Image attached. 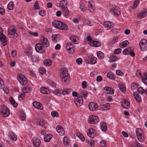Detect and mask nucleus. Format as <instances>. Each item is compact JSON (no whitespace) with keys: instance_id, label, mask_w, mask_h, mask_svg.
Segmentation results:
<instances>
[{"instance_id":"f257e3e1","label":"nucleus","mask_w":147,"mask_h":147,"mask_svg":"<svg viewBox=\"0 0 147 147\" xmlns=\"http://www.w3.org/2000/svg\"><path fill=\"white\" fill-rule=\"evenodd\" d=\"M60 70L62 71L61 73L62 82L63 83L69 82L70 79L68 76L67 69L64 67H61Z\"/></svg>"},{"instance_id":"f03ea898","label":"nucleus","mask_w":147,"mask_h":147,"mask_svg":"<svg viewBox=\"0 0 147 147\" xmlns=\"http://www.w3.org/2000/svg\"><path fill=\"white\" fill-rule=\"evenodd\" d=\"M136 134L138 140L140 142H142L144 140V138L143 136V131L140 128L136 129Z\"/></svg>"},{"instance_id":"7ed1b4c3","label":"nucleus","mask_w":147,"mask_h":147,"mask_svg":"<svg viewBox=\"0 0 147 147\" xmlns=\"http://www.w3.org/2000/svg\"><path fill=\"white\" fill-rule=\"evenodd\" d=\"M35 48L37 52L40 53H45V50L42 44L41 43H37L35 46Z\"/></svg>"},{"instance_id":"20e7f679","label":"nucleus","mask_w":147,"mask_h":147,"mask_svg":"<svg viewBox=\"0 0 147 147\" xmlns=\"http://www.w3.org/2000/svg\"><path fill=\"white\" fill-rule=\"evenodd\" d=\"M0 39L3 45L5 46L7 44V40L6 36L3 32V29L0 27Z\"/></svg>"},{"instance_id":"39448f33","label":"nucleus","mask_w":147,"mask_h":147,"mask_svg":"<svg viewBox=\"0 0 147 147\" xmlns=\"http://www.w3.org/2000/svg\"><path fill=\"white\" fill-rule=\"evenodd\" d=\"M18 80L20 84L22 85H26L27 84V80L25 76L22 74L19 75Z\"/></svg>"},{"instance_id":"423d86ee","label":"nucleus","mask_w":147,"mask_h":147,"mask_svg":"<svg viewBox=\"0 0 147 147\" xmlns=\"http://www.w3.org/2000/svg\"><path fill=\"white\" fill-rule=\"evenodd\" d=\"M88 121L90 123L94 124L98 123L99 119L97 116L91 115L89 118Z\"/></svg>"},{"instance_id":"0eeeda50","label":"nucleus","mask_w":147,"mask_h":147,"mask_svg":"<svg viewBox=\"0 0 147 147\" xmlns=\"http://www.w3.org/2000/svg\"><path fill=\"white\" fill-rule=\"evenodd\" d=\"M88 106L90 110L92 111H96L98 108L97 104L93 102H90Z\"/></svg>"},{"instance_id":"6e6552de","label":"nucleus","mask_w":147,"mask_h":147,"mask_svg":"<svg viewBox=\"0 0 147 147\" xmlns=\"http://www.w3.org/2000/svg\"><path fill=\"white\" fill-rule=\"evenodd\" d=\"M111 11L113 12V13L115 16H118L119 13H120L119 8L115 5H113L111 6Z\"/></svg>"},{"instance_id":"1a4fd4ad","label":"nucleus","mask_w":147,"mask_h":147,"mask_svg":"<svg viewBox=\"0 0 147 147\" xmlns=\"http://www.w3.org/2000/svg\"><path fill=\"white\" fill-rule=\"evenodd\" d=\"M83 99L82 96H79L74 100V102L78 106H80L83 103Z\"/></svg>"},{"instance_id":"9d476101","label":"nucleus","mask_w":147,"mask_h":147,"mask_svg":"<svg viewBox=\"0 0 147 147\" xmlns=\"http://www.w3.org/2000/svg\"><path fill=\"white\" fill-rule=\"evenodd\" d=\"M96 131L92 128L89 129L87 132V134L91 138H94L96 136Z\"/></svg>"},{"instance_id":"9b49d317","label":"nucleus","mask_w":147,"mask_h":147,"mask_svg":"<svg viewBox=\"0 0 147 147\" xmlns=\"http://www.w3.org/2000/svg\"><path fill=\"white\" fill-rule=\"evenodd\" d=\"M96 58L94 56L90 57L87 60V62L92 64H95L96 62Z\"/></svg>"},{"instance_id":"f8f14e48","label":"nucleus","mask_w":147,"mask_h":147,"mask_svg":"<svg viewBox=\"0 0 147 147\" xmlns=\"http://www.w3.org/2000/svg\"><path fill=\"white\" fill-rule=\"evenodd\" d=\"M147 15V10L146 9H144L143 11L139 13L138 16L139 18H141L145 17Z\"/></svg>"},{"instance_id":"ddd939ff","label":"nucleus","mask_w":147,"mask_h":147,"mask_svg":"<svg viewBox=\"0 0 147 147\" xmlns=\"http://www.w3.org/2000/svg\"><path fill=\"white\" fill-rule=\"evenodd\" d=\"M34 145L36 147H39L40 146L41 141L38 138L34 137L33 139Z\"/></svg>"},{"instance_id":"4468645a","label":"nucleus","mask_w":147,"mask_h":147,"mask_svg":"<svg viewBox=\"0 0 147 147\" xmlns=\"http://www.w3.org/2000/svg\"><path fill=\"white\" fill-rule=\"evenodd\" d=\"M1 111L5 117H7L9 114V110L5 107H2Z\"/></svg>"},{"instance_id":"2eb2a0df","label":"nucleus","mask_w":147,"mask_h":147,"mask_svg":"<svg viewBox=\"0 0 147 147\" xmlns=\"http://www.w3.org/2000/svg\"><path fill=\"white\" fill-rule=\"evenodd\" d=\"M93 2L92 1H89L88 3V7L89 10L90 11L93 13L94 11L95 8L94 6L93 5L92 3Z\"/></svg>"},{"instance_id":"dca6fc26","label":"nucleus","mask_w":147,"mask_h":147,"mask_svg":"<svg viewBox=\"0 0 147 147\" xmlns=\"http://www.w3.org/2000/svg\"><path fill=\"white\" fill-rule=\"evenodd\" d=\"M57 131L59 135L63 136L65 134V131L63 128L60 126H58L56 128Z\"/></svg>"},{"instance_id":"f3484780","label":"nucleus","mask_w":147,"mask_h":147,"mask_svg":"<svg viewBox=\"0 0 147 147\" xmlns=\"http://www.w3.org/2000/svg\"><path fill=\"white\" fill-rule=\"evenodd\" d=\"M33 105L36 109H42L43 107L42 105L39 102H35L33 103Z\"/></svg>"},{"instance_id":"a211bd4d","label":"nucleus","mask_w":147,"mask_h":147,"mask_svg":"<svg viewBox=\"0 0 147 147\" xmlns=\"http://www.w3.org/2000/svg\"><path fill=\"white\" fill-rule=\"evenodd\" d=\"M113 24H111V22L109 21L105 22L103 24V26L105 28H106L107 29L113 28Z\"/></svg>"},{"instance_id":"6ab92c4d","label":"nucleus","mask_w":147,"mask_h":147,"mask_svg":"<svg viewBox=\"0 0 147 147\" xmlns=\"http://www.w3.org/2000/svg\"><path fill=\"white\" fill-rule=\"evenodd\" d=\"M129 102L126 100H124L122 101V106L123 107L126 109H128L130 107Z\"/></svg>"},{"instance_id":"aec40b11","label":"nucleus","mask_w":147,"mask_h":147,"mask_svg":"<svg viewBox=\"0 0 147 147\" xmlns=\"http://www.w3.org/2000/svg\"><path fill=\"white\" fill-rule=\"evenodd\" d=\"M52 38L53 41L55 42H58L60 40V36L59 34L55 35H53Z\"/></svg>"},{"instance_id":"412c9836","label":"nucleus","mask_w":147,"mask_h":147,"mask_svg":"<svg viewBox=\"0 0 147 147\" xmlns=\"http://www.w3.org/2000/svg\"><path fill=\"white\" fill-rule=\"evenodd\" d=\"M104 90L106 91V92L107 94H113L114 92V89L111 88L106 87L105 88Z\"/></svg>"},{"instance_id":"4be33fe9","label":"nucleus","mask_w":147,"mask_h":147,"mask_svg":"<svg viewBox=\"0 0 147 147\" xmlns=\"http://www.w3.org/2000/svg\"><path fill=\"white\" fill-rule=\"evenodd\" d=\"M72 91V90L70 88L66 89L65 90H62L61 94H63V95L69 94L71 93Z\"/></svg>"},{"instance_id":"5701e85b","label":"nucleus","mask_w":147,"mask_h":147,"mask_svg":"<svg viewBox=\"0 0 147 147\" xmlns=\"http://www.w3.org/2000/svg\"><path fill=\"white\" fill-rule=\"evenodd\" d=\"M36 122L38 124L40 125L41 127L44 126L45 124V122L43 121L42 119L40 118H37L36 119Z\"/></svg>"},{"instance_id":"b1692460","label":"nucleus","mask_w":147,"mask_h":147,"mask_svg":"<svg viewBox=\"0 0 147 147\" xmlns=\"http://www.w3.org/2000/svg\"><path fill=\"white\" fill-rule=\"evenodd\" d=\"M137 91L139 93L141 94H143V93L144 91V93H145L146 96H147V89H146V90H144L142 87H138V88Z\"/></svg>"},{"instance_id":"393cba45","label":"nucleus","mask_w":147,"mask_h":147,"mask_svg":"<svg viewBox=\"0 0 147 147\" xmlns=\"http://www.w3.org/2000/svg\"><path fill=\"white\" fill-rule=\"evenodd\" d=\"M42 43L45 45V46L47 47H49V42L48 41V39L45 37H42L41 39Z\"/></svg>"},{"instance_id":"a878e982","label":"nucleus","mask_w":147,"mask_h":147,"mask_svg":"<svg viewBox=\"0 0 147 147\" xmlns=\"http://www.w3.org/2000/svg\"><path fill=\"white\" fill-rule=\"evenodd\" d=\"M134 96L136 100L138 102H141L142 100L139 94L134 92Z\"/></svg>"},{"instance_id":"bb28decb","label":"nucleus","mask_w":147,"mask_h":147,"mask_svg":"<svg viewBox=\"0 0 147 147\" xmlns=\"http://www.w3.org/2000/svg\"><path fill=\"white\" fill-rule=\"evenodd\" d=\"M40 91L42 93L44 94H48L49 93V90L44 87H41L40 89Z\"/></svg>"},{"instance_id":"cd10ccee","label":"nucleus","mask_w":147,"mask_h":147,"mask_svg":"<svg viewBox=\"0 0 147 147\" xmlns=\"http://www.w3.org/2000/svg\"><path fill=\"white\" fill-rule=\"evenodd\" d=\"M119 88L121 92L123 93L125 92L126 90V88L125 85L124 84H120L119 85Z\"/></svg>"},{"instance_id":"c85d7f7f","label":"nucleus","mask_w":147,"mask_h":147,"mask_svg":"<svg viewBox=\"0 0 147 147\" xmlns=\"http://www.w3.org/2000/svg\"><path fill=\"white\" fill-rule=\"evenodd\" d=\"M59 25V26H58L57 28L62 30H67V26L66 24L62 22V25L61 24Z\"/></svg>"},{"instance_id":"c756f323","label":"nucleus","mask_w":147,"mask_h":147,"mask_svg":"<svg viewBox=\"0 0 147 147\" xmlns=\"http://www.w3.org/2000/svg\"><path fill=\"white\" fill-rule=\"evenodd\" d=\"M141 78L142 82L146 85H147V73H144Z\"/></svg>"},{"instance_id":"7c9ffc66","label":"nucleus","mask_w":147,"mask_h":147,"mask_svg":"<svg viewBox=\"0 0 147 147\" xmlns=\"http://www.w3.org/2000/svg\"><path fill=\"white\" fill-rule=\"evenodd\" d=\"M59 24H61L62 25V22L58 20H55L53 22V26L56 28H57Z\"/></svg>"},{"instance_id":"2f4dec72","label":"nucleus","mask_w":147,"mask_h":147,"mask_svg":"<svg viewBox=\"0 0 147 147\" xmlns=\"http://www.w3.org/2000/svg\"><path fill=\"white\" fill-rule=\"evenodd\" d=\"M62 9L63 12V14L65 16H67L69 14V11L67 7H63L62 8Z\"/></svg>"},{"instance_id":"473e14b6","label":"nucleus","mask_w":147,"mask_h":147,"mask_svg":"<svg viewBox=\"0 0 147 147\" xmlns=\"http://www.w3.org/2000/svg\"><path fill=\"white\" fill-rule=\"evenodd\" d=\"M8 34L13 35L16 33V30L12 27H11L8 29Z\"/></svg>"},{"instance_id":"72a5a7b5","label":"nucleus","mask_w":147,"mask_h":147,"mask_svg":"<svg viewBox=\"0 0 147 147\" xmlns=\"http://www.w3.org/2000/svg\"><path fill=\"white\" fill-rule=\"evenodd\" d=\"M129 44V42L127 40H125L120 43L119 46L121 48L125 47L127 46Z\"/></svg>"},{"instance_id":"f704fd0d","label":"nucleus","mask_w":147,"mask_h":147,"mask_svg":"<svg viewBox=\"0 0 147 147\" xmlns=\"http://www.w3.org/2000/svg\"><path fill=\"white\" fill-rule=\"evenodd\" d=\"M52 138V135L51 134H47L44 138V140L45 142H49L51 139Z\"/></svg>"},{"instance_id":"c9c22d12","label":"nucleus","mask_w":147,"mask_h":147,"mask_svg":"<svg viewBox=\"0 0 147 147\" xmlns=\"http://www.w3.org/2000/svg\"><path fill=\"white\" fill-rule=\"evenodd\" d=\"M139 85L137 83L135 82H133L131 85V90H134L135 89H136L139 86Z\"/></svg>"},{"instance_id":"e433bc0d","label":"nucleus","mask_w":147,"mask_h":147,"mask_svg":"<svg viewBox=\"0 0 147 147\" xmlns=\"http://www.w3.org/2000/svg\"><path fill=\"white\" fill-rule=\"evenodd\" d=\"M132 47H129L127 49H125L123 51V54L125 55L129 54L131 51L132 50Z\"/></svg>"},{"instance_id":"4c0bfd02","label":"nucleus","mask_w":147,"mask_h":147,"mask_svg":"<svg viewBox=\"0 0 147 147\" xmlns=\"http://www.w3.org/2000/svg\"><path fill=\"white\" fill-rule=\"evenodd\" d=\"M68 3L67 1L65 0H62L59 3V5L61 8L64 7L65 5H67Z\"/></svg>"},{"instance_id":"58836bf2","label":"nucleus","mask_w":147,"mask_h":147,"mask_svg":"<svg viewBox=\"0 0 147 147\" xmlns=\"http://www.w3.org/2000/svg\"><path fill=\"white\" fill-rule=\"evenodd\" d=\"M9 100L10 102L14 107H16L18 106L17 103L15 101L13 98L10 97L9 98Z\"/></svg>"},{"instance_id":"ea45409f","label":"nucleus","mask_w":147,"mask_h":147,"mask_svg":"<svg viewBox=\"0 0 147 147\" xmlns=\"http://www.w3.org/2000/svg\"><path fill=\"white\" fill-rule=\"evenodd\" d=\"M107 76L110 80H115V77L111 72H109L107 74Z\"/></svg>"},{"instance_id":"a19ab883","label":"nucleus","mask_w":147,"mask_h":147,"mask_svg":"<svg viewBox=\"0 0 147 147\" xmlns=\"http://www.w3.org/2000/svg\"><path fill=\"white\" fill-rule=\"evenodd\" d=\"M110 62H115L117 60V56L114 55H112L110 57Z\"/></svg>"},{"instance_id":"79ce46f5","label":"nucleus","mask_w":147,"mask_h":147,"mask_svg":"<svg viewBox=\"0 0 147 147\" xmlns=\"http://www.w3.org/2000/svg\"><path fill=\"white\" fill-rule=\"evenodd\" d=\"M24 53L26 55H30L32 54V51L30 49L27 48L26 49Z\"/></svg>"},{"instance_id":"37998d69","label":"nucleus","mask_w":147,"mask_h":147,"mask_svg":"<svg viewBox=\"0 0 147 147\" xmlns=\"http://www.w3.org/2000/svg\"><path fill=\"white\" fill-rule=\"evenodd\" d=\"M75 46L74 45L67 49L68 52L70 54H73L75 51Z\"/></svg>"},{"instance_id":"c03bdc74","label":"nucleus","mask_w":147,"mask_h":147,"mask_svg":"<svg viewBox=\"0 0 147 147\" xmlns=\"http://www.w3.org/2000/svg\"><path fill=\"white\" fill-rule=\"evenodd\" d=\"M92 42L93 45L95 47H99L101 45V43L98 41L94 40Z\"/></svg>"},{"instance_id":"a18cd8bd","label":"nucleus","mask_w":147,"mask_h":147,"mask_svg":"<svg viewBox=\"0 0 147 147\" xmlns=\"http://www.w3.org/2000/svg\"><path fill=\"white\" fill-rule=\"evenodd\" d=\"M63 143L65 145L67 146L69 145V140L67 137H64L63 139Z\"/></svg>"},{"instance_id":"49530a36","label":"nucleus","mask_w":147,"mask_h":147,"mask_svg":"<svg viewBox=\"0 0 147 147\" xmlns=\"http://www.w3.org/2000/svg\"><path fill=\"white\" fill-rule=\"evenodd\" d=\"M110 108V104L109 103L106 104L105 105L102 106V108L104 110H107Z\"/></svg>"},{"instance_id":"de8ad7c7","label":"nucleus","mask_w":147,"mask_h":147,"mask_svg":"<svg viewBox=\"0 0 147 147\" xmlns=\"http://www.w3.org/2000/svg\"><path fill=\"white\" fill-rule=\"evenodd\" d=\"M14 7V4L12 1L10 2L7 5V8L9 9L10 10H13Z\"/></svg>"},{"instance_id":"09e8293b","label":"nucleus","mask_w":147,"mask_h":147,"mask_svg":"<svg viewBox=\"0 0 147 147\" xmlns=\"http://www.w3.org/2000/svg\"><path fill=\"white\" fill-rule=\"evenodd\" d=\"M97 55L98 58L100 59H103L104 57L103 53L100 51L97 52Z\"/></svg>"},{"instance_id":"8fccbe9b","label":"nucleus","mask_w":147,"mask_h":147,"mask_svg":"<svg viewBox=\"0 0 147 147\" xmlns=\"http://www.w3.org/2000/svg\"><path fill=\"white\" fill-rule=\"evenodd\" d=\"M51 61L50 59H45L44 60V63L45 65L49 66L51 64Z\"/></svg>"},{"instance_id":"3c124183","label":"nucleus","mask_w":147,"mask_h":147,"mask_svg":"<svg viewBox=\"0 0 147 147\" xmlns=\"http://www.w3.org/2000/svg\"><path fill=\"white\" fill-rule=\"evenodd\" d=\"M80 94L81 95V96H83L84 98L86 99V98L87 96L88 95V92L87 91H84V92H81Z\"/></svg>"},{"instance_id":"603ef678","label":"nucleus","mask_w":147,"mask_h":147,"mask_svg":"<svg viewBox=\"0 0 147 147\" xmlns=\"http://www.w3.org/2000/svg\"><path fill=\"white\" fill-rule=\"evenodd\" d=\"M101 129L102 131H105L107 129V127L106 125L104 123H102L101 125Z\"/></svg>"},{"instance_id":"864d4df0","label":"nucleus","mask_w":147,"mask_h":147,"mask_svg":"<svg viewBox=\"0 0 147 147\" xmlns=\"http://www.w3.org/2000/svg\"><path fill=\"white\" fill-rule=\"evenodd\" d=\"M140 0H136L134 1L133 4L132 8L135 9L137 7L139 3Z\"/></svg>"},{"instance_id":"5fc2aeb1","label":"nucleus","mask_w":147,"mask_h":147,"mask_svg":"<svg viewBox=\"0 0 147 147\" xmlns=\"http://www.w3.org/2000/svg\"><path fill=\"white\" fill-rule=\"evenodd\" d=\"M10 138L13 141H16L17 139L16 136L14 134H12L10 136Z\"/></svg>"},{"instance_id":"6e6d98bb","label":"nucleus","mask_w":147,"mask_h":147,"mask_svg":"<svg viewBox=\"0 0 147 147\" xmlns=\"http://www.w3.org/2000/svg\"><path fill=\"white\" fill-rule=\"evenodd\" d=\"M147 45V42L146 40L145 39H143L140 42V45L142 46V45Z\"/></svg>"},{"instance_id":"4d7b16f0","label":"nucleus","mask_w":147,"mask_h":147,"mask_svg":"<svg viewBox=\"0 0 147 147\" xmlns=\"http://www.w3.org/2000/svg\"><path fill=\"white\" fill-rule=\"evenodd\" d=\"M28 34V35L30 36H36L38 34V33L37 32H33L31 31L29 32Z\"/></svg>"},{"instance_id":"13d9d810","label":"nucleus","mask_w":147,"mask_h":147,"mask_svg":"<svg viewBox=\"0 0 147 147\" xmlns=\"http://www.w3.org/2000/svg\"><path fill=\"white\" fill-rule=\"evenodd\" d=\"M118 37H116L113 38L111 41L110 43L111 44H114L118 41Z\"/></svg>"},{"instance_id":"bf43d9fd","label":"nucleus","mask_w":147,"mask_h":147,"mask_svg":"<svg viewBox=\"0 0 147 147\" xmlns=\"http://www.w3.org/2000/svg\"><path fill=\"white\" fill-rule=\"evenodd\" d=\"M53 93L55 95H59L61 94V92H62V90H57L54 91H53Z\"/></svg>"},{"instance_id":"052dcab7","label":"nucleus","mask_w":147,"mask_h":147,"mask_svg":"<svg viewBox=\"0 0 147 147\" xmlns=\"http://www.w3.org/2000/svg\"><path fill=\"white\" fill-rule=\"evenodd\" d=\"M78 38V37L76 36H71L70 39L71 41L74 42H76L77 41L76 39Z\"/></svg>"},{"instance_id":"680f3d73","label":"nucleus","mask_w":147,"mask_h":147,"mask_svg":"<svg viewBox=\"0 0 147 147\" xmlns=\"http://www.w3.org/2000/svg\"><path fill=\"white\" fill-rule=\"evenodd\" d=\"M30 90V88L29 87H26L23 88L22 91L24 93H28L29 92Z\"/></svg>"},{"instance_id":"e2e57ef3","label":"nucleus","mask_w":147,"mask_h":147,"mask_svg":"<svg viewBox=\"0 0 147 147\" xmlns=\"http://www.w3.org/2000/svg\"><path fill=\"white\" fill-rule=\"evenodd\" d=\"M34 7L35 9H39V6L38 2L37 1H36L34 5Z\"/></svg>"},{"instance_id":"0e129e2a","label":"nucleus","mask_w":147,"mask_h":147,"mask_svg":"<svg viewBox=\"0 0 147 147\" xmlns=\"http://www.w3.org/2000/svg\"><path fill=\"white\" fill-rule=\"evenodd\" d=\"M51 115L53 117H58L59 114L56 111H53L51 113Z\"/></svg>"},{"instance_id":"69168bd1","label":"nucleus","mask_w":147,"mask_h":147,"mask_svg":"<svg viewBox=\"0 0 147 147\" xmlns=\"http://www.w3.org/2000/svg\"><path fill=\"white\" fill-rule=\"evenodd\" d=\"M116 73L117 75L119 76H123L124 75V73L119 70H117Z\"/></svg>"},{"instance_id":"338daca9","label":"nucleus","mask_w":147,"mask_h":147,"mask_svg":"<svg viewBox=\"0 0 147 147\" xmlns=\"http://www.w3.org/2000/svg\"><path fill=\"white\" fill-rule=\"evenodd\" d=\"M140 47L141 50L143 51H144L147 49V45L140 46Z\"/></svg>"},{"instance_id":"774afa93","label":"nucleus","mask_w":147,"mask_h":147,"mask_svg":"<svg viewBox=\"0 0 147 147\" xmlns=\"http://www.w3.org/2000/svg\"><path fill=\"white\" fill-rule=\"evenodd\" d=\"M121 51V49H117L114 50V53L115 54H118L120 53Z\"/></svg>"}]
</instances>
